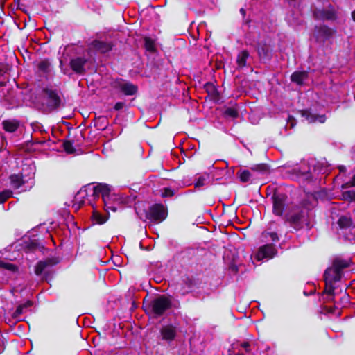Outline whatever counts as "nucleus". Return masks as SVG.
Returning <instances> with one entry per match:
<instances>
[{
	"instance_id": "nucleus-48",
	"label": "nucleus",
	"mask_w": 355,
	"mask_h": 355,
	"mask_svg": "<svg viewBox=\"0 0 355 355\" xmlns=\"http://www.w3.org/2000/svg\"><path fill=\"white\" fill-rule=\"evenodd\" d=\"M4 351L3 338L0 336V354Z\"/></svg>"
},
{
	"instance_id": "nucleus-7",
	"label": "nucleus",
	"mask_w": 355,
	"mask_h": 355,
	"mask_svg": "<svg viewBox=\"0 0 355 355\" xmlns=\"http://www.w3.org/2000/svg\"><path fill=\"white\" fill-rule=\"evenodd\" d=\"M110 191L111 190L108 184L99 183L96 186L94 187L93 196L94 197H99L101 196L105 207H106L107 209L116 211L117 210L116 207L109 205Z\"/></svg>"
},
{
	"instance_id": "nucleus-26",
	"label": "nucleus",
	"mask_w": 355,
	"mask_h": 355,
	"mask_svg": "<svg viewBox=\"0 0 355 355\" xmlns=\"http://www.w3.org/2000/svg\"><path fill=\"white\" fill-rule=\"evenodd\" d=\"M94 126L99 130H104L108 125L107 118L105 116H99L95 117L93 120Z\"/></svg>"
},
{
	"instance_id": "nucleus-40",
	"label": "nucleus",
	"mask_w": 355,
	"mask_h": 355,
	"mask_svg": "<svg viewBox=\"0 0 355 355\" xmlns=\"http://www.w3.org/2000/svg\"><path fill=\"white\" fill-rule=\"evenodd\" d=\"M262 236L264 238L270 237L274 243L278 242L279 241V237L278 236V234L275 232H268V231H263L262 232Z\"/></svg>"
},
{
	"instance_id": "nucleus-34",
	"label": "nucleus",
	"mask_w": 355,
	"mask_h": 355,
	"mask_svg": "<svg viewBox=\"0 0 355 355\" xmlns=\"http://www.w3.org/2000/svg\"><path fill=\"white\" fill-rule=\"evenodd\" d=\"M0 268L10 271L12 273H16L19 270V267L17 265L3 261H0Z\"/></svg>"
},
{
	"instance_id": "nucleus-43",
	"label": "nucleus",
	"mask_w": 355,
	"mask_h": 355,
	"mask_svg": "<svg viewBox=\"0 0 355 355\" xmlns=\"http://www.w3.org/2000/svg\"><path fill=\"white\" fill-rule=\"evenodd\" d=\"M8 71V66L5 64L0 63V77L3 76ZM6 82L0 81V87H5Z\"/></svg>"
},
{
	"instance_id": "nucleus-9",
	"label": "nucleus",
	"mask_w": 355,
	"mask_h": 355,
	"mask_svg": "<svg viewBox=\"0 0 355 355\" xmlns=\"http://www.w3.org/2000/svg\"><path fill=\"white\" fill-rule=\"evenodd\" d=\"M278 250L274 243H267L260 246L255 254V258L260 261L264 259H272L277 256Z\"/></svg>"
},
{
	"instance_id": "nucleus-50",
	"label": "nucleus",
	"mask_w": 355,
	"mask_h": 355,
	"mask_svg": "<svg viewBox=\"0 0 355 355\" xmlns=\"http://www.w3.org/2000/svg\"><path fill=\"white\" fill-rule=\"evenodd\" d=\"M349 184L352 187H355V174L352 176V179L349 180Z\"/></svg>"
},
{
	"instance_id": "nucleus-37",
	"label": "nucleus",
	"mask_w": 355,
	"mask_h": 355,
	"mask_svg": "<svg viewBox=\"0 0 355 355\" xmlns=\"http://www.w3.org/2000/svg\"><path fill=\"white\" fill-rule=\"evenodd\" d=\"M50 67H51V62L48 59H44L42 61H40L37 64V69L39 71L45 73H49L50 71Z\"/></svg>"
},
{
	"instance_id": "nucleus-38",
	"label": "nucleus",
	"mask_w": 355,
	"mask_h": 355,
	"mask_svg": "<svg viewBox=\"0 0 355 355\" xmlns=\"http://www.w3.org/2000/svg\"><path fill=\"white\" fill-rule=\"evenodd\" d=\"M73 141L64 140L62 142V147L67 154H73L76 152V148L73 146Z\"/></svg>"
},
{
	"instance_id": "nucleus-8",
	"label": "nucleus",
	"mask_w": 355,
	"mask_h": 355,
	"mask_svg": "<svg viewBox=\"0 0 355 355\" xmlns=\"http://www.w3.org/2000/svg\"><path fill=\"white\" fill-rule=\"evenodd\" d=\"M312 15L313 19L318 21H334L337 19V12L331 4L328 6L327 9L315 8Z\"/></svg>"
},
{
	"instance_id": "nucleus-28",
	"label": "nucleus",
	"mask_w": 355,
	"mask_h": 355,
	"mask_svg": "<svg viewBox=\"0 0 355 355\" xmlns=\"http://www.w3.org/2000/svg\"><path fill=\"white\" fill-rule=\"evenodd\" d=\"M250 54L247 50H243L240 52L236 58V62L239 67H244L246 66L247 59L249 58Z\"/></svg>"
},
{
	"instance_id": "nucleus-12",
	"label": "nucleus",
	"mask_w": 355,
	"mask_h": 355,
	"mask_svg": "<svg viewBox=\"0 0 355 355\" xmlns=\"http://www.w3.org/2000/svg\"><path fill=\"white\" fill-rule=\"evenodd\" d=\"M88 59L85 57H76L71 58L69 61V67L71 69L78 75H84L86 73L85 64L87 63Z\"/></svg>"
},
{
	"instance_id": "nucleus-47",
	"label": "nucleus",
	"mask_w": 355,
	"mask_h": 355,
	"mask_svg": "<svg viewBox=\"0 0 355 355\" xmlns=\"http://www.w3.org/2000/svg\"><path fill=\"white\" fill-rule=\"evenodd\" d=\"M340 302L341 304H347L349 302V295L346 293L340 298Z\"/></svg>"
},
{
	"instance_id": "nucleus-29",
	"label": "nucleus",
	"mask_w": 355,
	"mask_h": 355,
	"mask_svg": "<svg viewBox=\"0 0 355 355\" xmlns=\"http://www.w3.org/2000/svg\"><path fill=\"white\" fill-rule=\"evenodd\" d=\"M340 229H347L352 225V219L351 217L346 216H340L337 222Z\"/></svg>"
},
{
	"instance_id": "nucleus-19",
	"label": "nucleus",
	"mask_w": 355,
	"mask_h": 355,
	"mask_svg": "<svg viewBox=\"0 0 355 355\" xmlns=\"http://www.w3.org/2000/svg\"><path fill=\"white\" fill-rule=\"evenodd\" d=\"M118 88L123 94L126 96H133L138 92L137 85L128 81L119 83Z\"/></svg>"
},
{
	"instance_id": "nucleus-6",
	"label": "nucleus",
	"mask_w": 355,
	"mask_h": 355,
	"mask_svg": "<svg viewBox=\"0 0 355 355\" xmlns=\"http://www.w3.org/2000/svg\"><path fill=\"white\" fill-rule=\"evenodd\" d=\"M271 200L272 202V213L275 216H282L286 207L287 195L282 192L275 191Z\"/></svg>"
},
{
	"instance_id": "nucleus-52",
	"label": "nucleus",
	"mask_w": 355,
	"mask_h": 355,
	"mask_svg": "<svg viewBox=\"0 0 355 355\" xmlns=\"http://www.w3.org/2000/svg\"><path fill=\"white\" fill-rule=\"evenodd\" d=\"M239 12L240 13L243 15V17H244L246 15V11L243 8H241L240 10H239Z\"/></svg>"
},
{
	"instance_id": "nucleus-32",
	"label": "nucleus",
	"mask_w": 355,
	"mask_h": 355,
	"mask_svg": "<svg viewBox=\"0 0 355 355\" xmlns=\"http://www.w3.org/2000/svg\"><path fill=\"white\" fill-rule=\"evenodd\" d=\"M318 33L325 40L329 39L332 36L331 29L326 25L320 26L318 28Z\"/></svg>"
},
{
	"instance_id": "nucleus-39",
	"label": "nucleus",
	"mask_w": 355,
	"mask_h": 355,
	"mask_svg": "<svg viewBox=\"0 0 355 355\" xmlns=\"http://www.w3.org/2000/svg\"><path fill=\"white\" fill-rule=\"evenodd\" d=\"M342 200L349 202H355V191L350 190L342 193Z\"/></svg>"
},
{
	"instance_id": "nucleus-21",
	"label": "nucleus",
	"mask_w": 355,
	"mask_h": 355,
	"mask_svg": "<svg viewBox=\"0 0 355 355\" xmlns=\"http://www.w3.org/2000/svg\"><path fill=\"white\" fill-rule=\"evenodd\" d=\"M352 264L351 259H344L340 257H336L333 259L331 266L336 268V270L343 273V270L349 268Z\"/></svg>"
},
{
	"instance_id": "nucleus-51",
	"label": "nucleus",
	"mask_w": 355,
	"mask_h": 355,
	"mask_svg": "<svg viewBox=\"0 0 355 355\" xmlns=\"http://www.w3.org/2000/svg\"><path fill=\"white\" fill-rule=\"evenodd\" d=\"M349 187H352V185L349 184V181L341 185V189H343Z\"/></svg>"
},
{
	"instance_id": "nucleus-30",
	"label": "nucleus",
	"mask_w": 355,
	"mask_h": 355,
	"mask_svg": "<svg viewBox=\"0 0 355 355\" xmlns=\"http://www.w3.org/2000/svg\"><path fill=\"white\" fill-rule=\"evenodd\" d=\"M92 220L95 224L103 225L107 220V217L94 210L92 216Z\"/></svg>"
},
{
	"instance_id": "nucleus-14",
	"label": "nucleus",
	"mask_w": 355,
	"mask_h": 355,
	"mask_svg": "<svg viewBox=\"0 0 355 355\" xmlns=\"http://www.w3.org/2000/svg\"><path fill=\"white\" fill-rule=\"evenodd\" d=\"M92 48L100 53L105 54L111 51L114 46L112 42H105L98 40H94L91 42Z\"/></svg>"
},
{
	"instance_id": "nucleus-58",
	"label": "nucleus",
	"mask_w": 355,
	"mask_h": 355,
	"mask_svg": "<svg viewBox=\"0 0 355 355\" xmlns=\"http://www.w3.org/2000/svg\"><path fill=\"white\" fill-rule=\"evenodd\" d=\"M80 134L81 137H83V134L82 132H80Z\"/></svg>"
},
{
	"instance_id": "nucleus-42",
	"label": "nucleus",
	"mask_w": 355,
	"mask_h": 355,
	"mask_svg": "<svg viewBox=\"0 0 355 355\" xmlns=\"http://www.w3.org/2000/svg\"><path fill=\"white\" fill-rule=\"evenodd\" d=\"M209 178V175H200L197 179L196 181L194 183V186L196 188H199L201 187H203L205 184V181Z\"/></svg>"
},
{
	"instance_id": "nucleus-22",
	"label": "nucleus",
	"mask_w": 355,
	"mask_h": 355,
	"mask_svg": "<svg viewBox=\"0 0 355 355\" xmlns=\"http://www.w3.org/2000/svg\"><path fill=\"white\" fill-rule=\"evenodd\" d=\"M309 77V73L306 71H295L291 76V80L292 83H296L298 85H302L304 81Z\"/></svg>"
},
{
	"instance_id": "nucleus-25",
	"label": "nucleus",
	"mask_w": 355,
	"mask_h": 355,
	"mask_svg": "<svg viewBox=\"0 0 355 355\" xmlns=\"http://www.w3.org/2000/svg\"><path fill=\"white\" fill-rule=\"evenodd\" d=\"M250 170L257 174L265 175L270 173V166L266 163H260L252 164L250 167Z\"/></svg>"
},
{
	"instance_id": "nucleus-16",
	"label": "nucleus",
	"mask_w": 355,
	"mask_h": 355,
	"mask_svg": "<svg viewBox=\"0 0 355 355\" xmlns=\"http://www.w3.org/2000/svg\"><path fill=\"white\" fill-rule=\"evenodd\" d=\"M343 273L337 272L336 268L332 266L326 268L324 272L323 277L324 282H329L331 283H336L340 281Z\"/></svg>"
},
{
	"instance_id": "nucleus-4",
	"label": "nucleus",
	"mask_w": 355,
	"mask_h": 355,
	"mask_svg": "<svg viewBox=\"0 0 355 355\" xmlns=\"http://www.w3.org/2000/svg\"><path fill=\"white\" fill-rule=\"evenodd\" d=\"M167 216V208L162 203H155L150 206L146 214L147 219L157 223L164 221Z\"/></svg>"
},
{
	"instance_id": "nucleus-31",
	"label": "nucleus",
	"mask_w": 355,
	"mask_h": 355,
	"mask_svg": "<svg viewBox=\"0 0 355 355\" xmlns=\"http://www.w3.org/2000/svg\"><path fill=\"white\" fill-rule=\"evenodd\" d=\"M325 282V287L323 291V293L327 294L331 297L329 299V301L333 302L334 301V295H335V286H334V283H329V282Z\"/></svg>"
},
{
	"instance_id": "nucleus-57",
	"label": "nucleus",
	"mask_w": 355,
	"mask_h": 355,
	"mask_svg": "<svg viewBox=\"0 0 355 355\" xmlns=\"http://www.w3.org/2000/svg\"><path fill=\"white\" fill-rule=\"evenodd\" d=\"M299 347H303V345L300 343L299 345H298Z\"/></svg>"
},
{
	"instance_id": "nucleus-35",
	"label": "nucleus",
	"mask_w": 355,
	"mask_h": 355,
	"mask_svg": "<svg viewBox=\"0 0 355 355\" xmlns=\"http://www.w3.org/2000/svg\"><path fill=\"white\" fill-rule=\"evenodd\" d=\"M144 47L146 51L150 53H154L156 51L155 42L152 38L149 37H144Z\"/></svg>"
},
{
	"instance_id": "nucleus-1",
	"label": "nucleus",
	"mask_w": 355,
	"mask_h": 355,
	"mask_svg": "<svg viewBox=\"0 0 355 355\" xmlns=\"http://www.w3.org/2000/svg\"><path fill=\"white\" fill-rule=\"evenodd\" d=\"M172 308V301L165 295H159L157 297L146 303L144 300L142 309L145 313L158 318L164 315L165 313Z\"/></svg>"
},
{
	"instance_id": "nucleus-46",
	"label": "nucleus",
	"mask_w": 355,
	"mask_h": 355,
	"mask_svg": "<svg viewBox=\"0 0 355 355\" xmlns=\"http://www.w3.org/2000/svg\"><path fill=\"white\" fill-rule=\"evenodd\" d=\"M125 105V103L123 102H117L115 103L114 109L115 110H121Z\"/></svg>"
},
{
	"instance_id": "nucleus-20",
	"label": "nucleus",
	"mask_w": 355,
	"mask_h": 355,
	"mask_svg": "<svg viewBox=\"0 0 355 355\" xmlns=\"http://www.w3.org/2000/svg\"><path fill=\"white\" fill-rule=\"evenodd\" d=\"M33 304L34 302L32 300H27L26 302L19 304L12 314V319L15 320L16 322L21 321V320L19 319L20 315L26 312L28 308L33 306Z\"/></svg>"
},
{
	"instance_id": "nucleus-13",
	"label": "nucleus",
	"mask_w": 355,
	"mask_h": 355,
	"mask_svg": "<svg viewBox=\"0 0 355 355\" xmlns=\"http://www.w3.org/2000/svg\"><path fill=\"white\" fill-rule=\"evenodd\" d=\"M159 332L162 340L171 343L175 340L177 336V328L171 324H166L162 327Z\"/></svg>"
},
{
	"instance_id": "nucleus-23",
	"label": "nucleus",
	"mask_w": 355,
	"mask_h": 355,
	"mask_svg": "<svg viewBox=\"0 0 355 355\" xmlns=\"http://www.w3.org/2000/svg\"><path fill=\"white\" fill-rule=\"evenodd\" d=\"M9 179L12 187L15 189H19L26 182L22 173L11 174Z\"/></svg>"
},
{
	"instance_id": "nucleus-24",
	"label": "nucleus",
	"mask_w": 355,
	"mask_h": 355,
	"mask_svg": "<svg viewBox=\"0 0 355 355\" xmlns=\"http://www.w3.org/2000/svg\"><path fill=\"white\" fill-rule=\"evenodd\" d=\"M19 121L17 119L4 120L2 122L3 128L6 132H15L19 127Z\"/></svg>"
},
{
	"instance_id": "nucleus-18",
	"label": "nucleus",
	"mask_w": 355,
	"mask_h": 355,
	"mask_svg": "<svg viewBox=\"0 0 355 355\" xmlns=\"http://www.w3.org/2000/svg\"><path fill=\"white\" fill-rule=\"evenodd\" d=\"M204 89L210 97L211 100L214 103H219L220 100V94L216 87L210 82H207L204 85Z\"/></svg>"
},
{
	"instance_id": "nucleus-49",
	"label": "nucleus",
	"mask_w": 355,
	"mask_h": 355,
	"mask_svg": "<svg viewBox=\"0 0 355 355\" xmlns=\"http://www.w3.org/2000/svg\"><path fill=\"white\" fill-rule=\"evenodd\" d=\"M228 354L229 355H244V354L241 353V352L235 353L232 349H230L228 350Z\"/></svg>"
},
{
	"instance_id": "nucleus-15",
	"label": "nucleus",
	"mask_w": 355,
	"mask_h": 355,
	"mask_svg": "<svg viewBox=\"0 0 355 355\" xmlns=\"http://www.w3.org/2000/svg\"><path fill=\"white\" fill-rule=\"evenodd\" d=\"M196 286V282L194 279L189 276H184L182 279V283L179 288V293L181 295H185L190 292Z\"/></svg>"
},
{
	"instance_id": "nucleus-45",
	"label": "nucleus",
	"mask_w": 355,
	"mask_h": 355,
	"mask_svg": "<svg viewBox=\"0 0 355 355\" xmlns=\"http://www.w3.org/2000/svg\"><path fill=\"white\" fill-rule=\"evenodd\" d=\"M241 347L244 348L246 352H250V344L248 341H245L241 344Z\"/></svg>"
},
{
	"instance_id": "nucleus-41",
	"label": "nucleus",
	"mask_w": 355,
	"mask_h": 355,
	"mask_svg": "<svg viewBox=\"0 0 355 355\" xmlns=\"http://www.w3.org/2000/svg\"><path fill=\"white\" fill-rule=\"evenodd\" d=\"M12 196V191L10 190H3L0 192V203H4L8 199Z\"/></svg>"
},
{
	"instance_id": "nucleus-55",
	"label": "nucleus",
	"mask_w": 355,
	"mask_h": 355,
	"mask_svg": "<svg viewBox=\"0 0 355 355\" xmlns=\"http://www.w3.org/2000/svg\"><path fill=\"white\" fill-rule=\"evenodd\" d=\"M340 171H344L345 170V167L344 166H341L339 167Z\"/></svg>"
},
{
	"instance_id": "nucleus-53",
	"label": "nucleus",
	"mask_w": 355,
	"mask_h": 355,
	"mask_svg": "<svg viewBox=\"0 0 355 355\" xmlns=\"http://www.w3.org/2000/svg\"><path fill=\"white\" fill-rule=\"evenodd\" d=\"M59 67L60 69H61V71H63V61L62 60H60V62H59Z\"/></svg>"
},
{
	"instance_id": "nucleus-44",
	"label": "nucleus",
	"mask_w": 355,
	"mask_h": 355,
	"mask_svg": "<svg viewBox=\"0 0 355 355\" xmlns=\"http://www.w3.org/2000/svg\"><path fill=\"white\" fill-rule=\"evenodd\" d=\"M175 195V191L169 187H166L164 189V191L162 193V197H172Z\"/></svg>"
},
{
	"instance_id": "nucleus-2",
	"label": "nucleus",
	"mask_w": 355,
	"mask_h": 355,
	"mask_svg": "<svg viewBox=\"0 0 355 355\" xmlns=\"http://www.w3.org/2000/svg\"><path fill=\"white\" fill-rule=\"evenodd\" d=\"M284 219L296 231L302 229L304 223L307 226H309L310 224L309 216L307 215V211H305L304 209H299L298 208L293 213L286 214Z\"/></svg>"
},
{
	"instance_id": "nucleus-5",
	"label": "nucleus",
	"mask_w": 355,
	"mask_h": 355,
	"mask_svg": "<svg viewBox=\"0 0 355 355\" xmlns=\"http://www.w3.org/2000/svg\"><path fill=\"white\" fill-rule=\"evenodd\" d=\"M42 92L45 95L46 106L51 111L59 109L62 104V99L57 89L46 87L42 88Z\"/></svg>"
},
{
	"instance_id": "nucleus-33",
	"label": "nucleus",
	"mask_w": 355,
	"mask_h": 355,
	"mask_svg": "<svg viewBox=\"0 0 355 355\" xmlns=\"http://www.w3.org/2000/svg\"><path fill=\"white\" fill-rule=\"evenodd\" d=\"M236 175L239 178L240 181L243 183L248 182L252 176L250 169L240 170L237 172Z\"/></svg>"
},
{
	"instance_id": "nucleus-3",
	"label": "nucleus",
	"mask_w": 355,
	"mask_h": 355,
	"mask_svg": "<svg viewBox=\"0 0 355 355\" xmlns=\"http://www.w3.org/2000/svg\"><path fill=\"white\" fill-rule=\"evenodd\" d=\"M60 261V260L58 257H47L44 260L39 261L35 266V274L37 276L44 274L43 279L47 280L51 275L49 269L58 264Z\"/></svg>"
},
{
	"instance_id": "nucleus-54",
	"label": "nucleus",
	"mask_w": 355,
	"mask_h": 355,
	"mask_svg": "<svg viewBox=\"0 0 355 355\" xmlns=\"http://www.w3.org/2000/svg\"><path fill=\"white\" fill-rule=\"evenodd\" d=\"M352 18L354 21H355V10L352 12Z\"/></svg>"
},
{
	"instance_id": "nucleus-27",
	"label": "nucleus",
	"mask_w": 355,
	"mask_h": 355,
	"mask_svg": "<svg viewBox=\"0 0 355 355\" xmlns=\"http://www.w3.org/2000/svg\"><path fill=\"white\" fill-rule=\"evenodd\" d=\"M223 115L225 118L237 119L239 116V112L236 105L234 107H225Z\"/></svg>"
},
{
	"instance_id": "nucleus-56",
	"label": "nucleus",
	"mask_w": 355,
	"mask_h": 355,
	"mask_svg": "<svg viewBox=\"0 0 355 355\" xmlns=\"http://www.w3.org/2000/svg\"><path fill=\"white\" fill-rule=\"evenodd\" d=\"M288 120H289V121H291V120H293V121H294V120H295V119H294V117H293V116H288Z\"/></svg>"
},
{
	"instance_id": "nucleus-36",
	"label": "nucleus",
	"mask_w": 355,
	"mask_h": 355,
	"mask_svg": "<svg viewBox=\"0 0 355 355\" xmlns=\"http://www.w3.org/2000/svg\"><path fill=\"white\" fill-rule=\"evenodd\" d=\"M313 207L309 199H303L297 208L299 209H304L305 211H307V215L309 216V212L313 209Z\"/></svg>"
},
{
	"instance_id": "nucleus-11",
	"label": "nucleus",
	"mask_w": 355,
	"mask_h": 355,
	"mask_svg": "<svg viewBox=\"0 0 355 355\" xmlns=\"http://www.w3.org/2000/svg\"><path fill=\"white\" fill-rule=\"evenodd\" d=\"M257 51L260 60L269 62L272 58V47L266 42L261 41L257 44Z\"/></svg>"
},
{
	"instance_id": "nucleus-17",
	"label": "nucleus",
	"mask_w": 355,
	"mask_h": 355,
	"mask_svg": "<svg viewBox=\"0 0 355 355\" xmlns=\"http://www.w3.org/2000/svg\"><path fill=\"white\" fill-rule=\"evenodd\" d=\"M45 250L46 248L44 245L37 239L29 240L25 242L24 245V250L26 253H32L37 250L44 253V250Z\"/></svg>"
},
{
	"instance_id": "nucleus-10",
	"label": "nucleus",
	"mask_w": 355,
	"mask_h": 355,
	"mask_svg": "<svg viewBox=\"0 0 355 355\" xmlns=\"http://www.w3.org/2000/svg\"><path fill=\"white\" fill-rule=\"evenodd\" d=\"M298 113L302 117L304 118L309 123H314L316 122L324 123L327 120L325 114H315L311 108L299 110Z\"/></svg>"
}]
</instances>
